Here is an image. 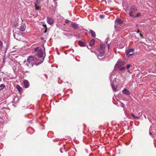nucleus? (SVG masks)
I'll use <instances>...</instances> for the list:
<instances>
[{
	"label": "nucleus",
	"mask_w": 156,
	"mask_h": 156,
	"mask_svg": "<svg viewBox=\"0 0 156 156\" xmlns=\"http://www.w3.org/2000/svg\"><path fill=\"white\" fill-rule=\"evenodd\" d=\"M130 66V64H127L126 66V68L128 69Z\"/></svg>",
	"instance_id": "nucleus-26"
},
{
	"label": "nucleus",
	"mask_w": 156,
	"mask_h": 156,
	"mask_svg": "<svg viewBox=\"0 0 156 156\" xmlns=\"http://www.w3.org/2000/svg\"><path fill=\"white\" fill-rule=\"evenodd\" d=\"M141 13H138L135 16H134V17H136L138 16H139L140 15Z\"/></svg>",
	"instance_id": "nucleus-24"
},
{
	"label": "nucleus",
	"mask_w": 156,
	"mask_h": 156,
	"mask_svg": "<svg viewBox=\"0 0 156 156\" xmlns=\"http://www.w3.org/2000/svg\"><path fill=\"white\" fill-rule=\"evenodd\" d=\"M134 118L136 119H139V117L135 116V117H134Z\"/></svg>",
	"instance_id": "nucleus-30"
},
{
	"label": "nucleus",
	"mask_w": 156,
	"mask_h": 156,
	"mask_svg": "<svg viewBox=\"0 0 156 156\" xmlns=\"http://www.w3.org/2000/svg\"><path fill=\"white\" fill-rule=\"evenodd\" d=\"M71 25L75 30H76L78 28L79 26L78 24H75L74 23H72L71 24Z\"/></svg>",
	"instance_id": "nucleus-11"
},
{
	"label": "nucleus",
	"mask_w": 156,
	"mask_h": 156,
	"mask_svg": "<svg viewBox=\"0 0 156 156\" xmlns=\"http://www.w3.org/2000/svg\"><path fill=\"white\" fill-rule=\"evenodd\" d=\"M137 10V9L136 7L135 6L133 5L131 6L130 11H131V12H133L136 11Z\"/></svg>",
	"instance_id": "nucleus-7"
},
{
	"label": "nucleus",
	"mask_w": 156,
	"mask_h": 156,
	"mask_svg": "<svg viewBox=\"0 0 156 156\" xmlns=\"http://www.w3.org/2000/svg\"><path fill=\"white\" fill-rule=\"evenodd\" d=\"M133 12H131V11H130V12L129 13V15L131 17H134V16L132 14V13Z\"/></svg>",
	"instance_id": "nucleus-22"
},
{
	"label": "nucleus",
	"mask_w": 156,
	"mask_h": 156,
	"mask_svg": "<svg viewBox=\"0 0 156 156\" xmlns=\"http://www.w3.org/2000/svg\"><path fill=\"white\" fill-rule=\"evenodd\" d=\"M79 45L80 46L83 47L85 46L84 43L81 41H79L78 42Z\"/></svg>",
	"instance_id": "nucleus-17"
},
{
	"label": "nucleus",
	"mask_w": 156,
	"mask_h": 156,
	"mask_svg": "<svg viewBox=\"0 0 156 156\" xmlns=\"http://www.w3.org/2000/svg\"><path fill=\"white\" fill-rule=\"evenodd\" d=\"M100 16L101 18H104V15H100Z\"/></svg>",
	"instance_id": "nucleus-28"
},
{
	"label": "nucleus",
	"mask_w": 156,
	"mask_h": 156,
	"mask_svg": "<svg viewBox=\"0 0 156 156\" xmlns=\"http://www.w3.org/2000/svg\"><path fill=\"white\" fill-rule=\"evenodd\" d=\"M111 86L114 91H117V84H111Z\"/></svg>",
	"instance_id": "nucleus-8"
},
{
	"label": "nucleus",
	"mask_w": 156,
	"mask_h": 156,
	"mask_svg": "<svg viewBox=\"0 0 156 156\" xmlns=\"http://www.w3.org/2000/svg\"><path fill=\"white\" fill-rule=\"evenodd\" d=\"M24 87L25 88H27L29 85V82L28 80H24L23 81Z\"/></svg>",
	"instance_id": "nucleus-6"
},
{
	"label": "nucleus",
	"mask_w": 156,
	"mask_h": 156,
	"mask_svg": "<svg viewBox=\"0 0 156 156\" xmlns=\"http://www.w3.org/2000/svg\"><path fill=\"white\" fill-rule=\"evenodd\" d=\"M26 28V27L25 24L23 23H22L20 27V30L22 31H23L25 30Z\"/></svg>",
	"instance_id": "nucleus-5"
},
{
	"label": "nucleus",
	"mask_w": 156,
	"mask_h": 156,
	"mask_svg": "<svg viewBox=\"0 0 156 156\" xmlns=\"http://www.w3.org/2000/svg\"><path fill=\"white\" fill-rule=\"evenodd\" d=\"M41 0H37V1L36 2H37V3H39V2H40Z\"/></svg>",
	"instance_id": "nucleus-32"
},
{
	"label": "nucleus",
	"mask_w": 156,
	"mask_h": 156,
	"mask_svg": "<svg viewBox=\"0 0 156 156\" xmlns=\"http://www.w3.org/2000/svg\"><path fill=\"white\" fill-rule=\"evenodd\" d=\"M5 87V85L3 84H2L0 85V90H2Z\"/></svg>",
	"instance_id": "nucleus-19"
},
{
	"label": "nucleus",
	"mask_w": 156,
	"mask_h": 156,
	"mask_svg": "<svg viewBox=\"0 0 156 156\" xmlns=\"http://www.w3.org/2000/svg\"><path fill=\"white\" fill-rule=\"evenodd\" d=\"M69 21L68 20H66V23H69Z\"/></svg>",
	"instance_id": "nucleus-29"
},
{
	"label": "nucleus",
	"mask_w": 156,
	"mask_h": 156,
	"mask_svg": "<svg viewBox=\"0 0 156 156\" xmlns=\"http://www.w3.org/2000/svg\"><path fill=\"white\" fill-rule=\"evenodd\" d=\"M115 23L117 24H120L122 23V21L120 19H116L115 21Z\"/></svg>",
	"instance_id": "nucleus-12"
},
{
	"label": "nucleus",
	"mask_w": 156,
	"mask_h": 156,
	"mask_svg": "<svg viewBox=\"0 0 156 156\" xmlns=\"http://www.w3.org/2000/svg\"><path fill=\"white\" fill-rule=\"evenodd\" d=\"M3 45V43L1 41H0V48H1Z\"/></svg>",
	"instance_id": "nucleus-25"
},
{
	"label": "nucleus",
	"mask_w": 156,
	"mask_h": 156,
	"mask_svg": "<svg viewBox=\"0 0 156 156\" xmlns=\"http://www.w3.org/2000/svg\"><path fill=\"white\" fill-rule=\"evenodd\" d=\"M149 134H150L151 135H152V133H151V132H149Z\"/></svg>",
	"instance_id": "nucleus-35"
},
{
	"label": "nucleus",
	"mask_w": 156,
	"mask_h": 156,
	"mask_svg": "<svg viewBox=\"0 0 156 156\" xmlns=\"http://www.w3.org/2000/svg\"><path fill=\"white\" fill-rule=\"evenodd\" d=\"M125 69V67H122L121 68V70H123Z\"/></svg>",
	"instance_id": "nucleus-27"
},
{
	"label": "nucleus",
	"mask_w": 156,
	"mask_h": 156,
	"mask_svg": "<svg viewBox=\"0 0 156 156\" xmlns=\"http://www.w3.org/2000/svg\"><path fill=\"white\" fill-rule=\"evenodd\" d=\"M34 51L37 52L35 55V58L36 57L37 59L38 60V64L37 65H38L43 62L45 56L44 55L43 50L40 47L35 48Z\"/></svg>",
	"instance_id": "nucleus-1"
},
{
	"label": "nucleus",
	"mask_w": 156,
	"mask_h": 156,
	"mask_svg": "<svg viewBox=\"0 0 156 156\" xmlns=\"http://www.w3.org/2000/svg\"><path fill=\"white\" fill-rule=\"evenodd\" d=\"M122 93L123 94L127 95H129L130 94V92L126 89H124L122 90Z\"/></svg>",
	"instance_id": "nucleus-9"
},
{
	"label": "nucleus",
	"mask_w": 156,
	"mask_h": 156,
	"mask_svg": "<svg viewBox=\"0 0 156 156\" xmlns=\"http://www.w3.org/2000/svg\"><path fill=\"white\" fill-rule=\"evenodd\" d=\"M17 89L19 91H21L22 90V88L19 85H17L16 86Z\"/></svg>",
	"instance_id": "nucleus-18"
},
{
	"label": "nucleus",
	"mask_w": 156,
	"mask_h": 156,
	"mask_svg": "<svg viewBox=\"0 0 156 156\" xmlns=\"http://www.w3.org/2000/svg\"><path fill=\"white\" fill-rule=\"evenodd\" d=\"M90 33L92 37H96V34L95 32L92 30H90Z\"/></svg>",
	"instance_id": "nucleus-13"
},
{
	"label": "nucleus",
	"mask_w": 156,
	"mask_h": 156,
	"mask_svg": "<svg viewBox=\"0 0 156 156\" xmlns=\"http://www.w3.org/2000/svg\"><path fill=\"white\" fill-rule=\"evenodd\" d=\"M38 60L37 59V58L36 57L35 60H34V57L32 56H29L27 60L24 62V63L25 65H27L29 68L32 67L33 65L36 64V66L38 64Z\"/></svg>",
	"instance_id": "nucleus-2"
},
{
	"label": "nucleus",
	"mask_w": 156,
	"mask_h": 156,
	"mask_svg": "<svg viewBox=\"0 0 156 156\" xmlns=\"http://www.w3.org/2000/svg\"><path fill=\"white\" fill-rule=\"evenodd\" d=\"M134 52V50L133 49H128L126 51V53L127 56L129 57L133 55Z\"/></svg>",
	"instance_id": "nucleus-3"
},
{
	"label": "nucleus",
	"mask_w": 156,
	"mask_h": 156,
	"mask_svg": "<svg viewBox=\"0 0 156 156\" xmlns=\"http://www.w3.org/2000/svg\"><path fill=\"white\" fill-rule=\"evenodd\" d=\"M131 115L133 117V118H134V117H135V115H134V114H133V113H131Z\"/></svg>",
	"instance_id": "nucleus-31"
},
{
	"label": "nucleus",
	"mask_w": 156,
	"mask_h": 156,
	"mask_svg": "<svg viewBox=\"0 0 156 156\" xmlns=\"http://www.w3.org/2000/svg\"><path fill=\"white\" fill-rule=\"evenodd\" d=\"M105 46L104 44H101L100 45V48L99 50H105Z\"/></svg>",
	"instance_id": "nucleus-16"
},
{
	"label": "nucleus",
	"mask_w": 156,
	"mask_h": 156,
	"mask_svg": "<svg viewBox=\"0 0 156 156\" xmlns=\"http://www.w3.org/2000/svg\"><path fill=\"white\" fill-rule=\"evenodd\" d=\"M140 35L141 37L143 36V35L141 33L140 34Z\"/></svg>",
	"instance_id": "nucleus-34"
},
{
	"label": "nucleus",
	"mask_w": 156,
	"mask_h": 156,
	"mask_svg": "<svg viewBox=\"0 0 156 156\" xmlns=\"http://www.w3.org/2000/svg\"><path fill=\"white\" fill-rule=\"evenodd\" d=\"M112 84H117V81L116 80V79L115 78H114V80L113 81L112 83Z\"/></svg>",
	"instance_id": "nucleus-20"
},
{
	"label": "nucleus",
	"mask_w": 156,
	"mask_h": 156,
	"mask_svg": "<svg viewBox=\"0 0 156 156\" xmlns=\"http://www.w3.org/2000/svg\"><path fill=\"white\" fill-rule=\"evenodd\" d=\"M140 32V31L138 30L137 32V33H138Z\"/></svg>",
	"instance_id": "nucleus-36"
},
{
	"label": "nucleus",
	"mask_w": 156,
	"mask_h": 156,
	"mask_svg": "<svg viewBox=\"0 0 156 156\" xmlns=\"http://www.w3.org/2000/svg\"><path fill=\"white\" fill-rule=\"evenodd\" d=\"M108 49H109V48H110V44H108Z\"/></svg>",
	"instance_id": "nucleus-33"
},
{
	"label": "nucleus",
	"mask_w": 156,
	"mask_h": 156,
	"mask_svg": "<svg viewBox=\"0 0 156 156\" xmlns=\"http://www.w3.org/2000/svg\"><path fill=\"white\" fill-rule=\"evenodd\" d=\"M64 35L66 36L67 37H69L70 36H72V35L71 34H64Z\"/></svg>",
	"instance_id": "nucleus-21"
},
{
	"label": "nucleus",
	"mask_w": 156,
	"mask_h": 156,
	"mask_svg": "<svg viewBox=\"0 0 156 156\" xmlns=\"http://www.w3.org/2000/svg\"><path fill=\"white\" fill-rule=\"evenodd\" d=\"M95 43V40L93 39H91L89 42V45L90 46H93Z\"/></svg>",
	"instance_id": "nucleus-14"
},
{
	"label": "nucleus",
	"mask_w": 156,
	"mask_h": 156,
	"mask_svg": "<svg viewBox=\"0 0 156 156\" xmlns=\"http://www.w3.org/2000/svg\"><path fill=\"white\" fill-rule=\"evenodd\" d=\"M38 3H37V2H35L34 3L35 9L36 10H40L41 9L40 7L38 6Z\"/></svg>",
	"instance_id": "nucleus-15"
},
{
	"label": "nucleus",
	"mask_w": 156,
	"mask_h": 156,
	"mask_svg": "<svg viewBox=\"0 0 156 156\" xmlns=\"http://www.w3.org/2000/svg\"><path fill=\"white\" fill-rule=\"evenodd\" d=\"M99 53L98 56H99L100 57L103 56L105 53V50L100 51V50H99Z\"/></svg>",
	"instance_id": "nucleus-10"
},
{
	"label": "nucleus",
	"mask_w": 156,
	"mask_h": 156,
	"mask_svg": "<svg viewBox=\"0 0 156 156\" xmlns=\"http://www.w3.org/2000/svg\"><path fill=\"white\" fill-rule=\"evenodd\" d=\"M43 26L46 28V30H45V31H44V33H46L47 32L46 30L47 29V27H46V24H43Z\"/></svg>",
	"instance_id": "nucleus-23"
},
{
	"label": "nucleus",
	"mask_w": 156,
	"mask_h": 156,
	"mask_svg": "<svg viewBox=\"0 0 156 156\" xmlns=\"http://www.w3.org/2000/svg\"><path fill=\"white\" fill-rule=\"evenodd\" d=\"M47 21L48 23L50 25L54 23V20L51 17H47Z\"/></svg>",
	"instance_id": "nucleus-4"
},
{
	"label": "nucleus",
	"mask_w": 156,
	"mask_h": 156,
	"mask_svg": "<svg viewBox=\"0 0 156 156\" xmlns=\"http://www.w3.org/2000/svg\"><path fill=\"white\" fill-rule=\"evenodd\" d=\"M119 61H118V62H117V63H119Z\"/></svg>",
	"instance_id": "nucleus-37"
}]
</instances>
